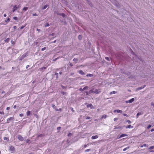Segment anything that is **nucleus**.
<instances>
[{
  "instance_id": "obj_30",
  "label": "nucleus",
  "mask_w": 154,
  "mask_h": 154,
  "mask_svg": "<svg viewBox=\"0 0 154 154\" xmlns=\"http://www.w3.org/2000/svg\"><path fill=\"white\" fill-rule=\"evenodd\" d=\"M154 146H150L149 148V149L151 150V149H154Z\"/></svg>"
},
{
  "instance_id": "obj_52",
  "label": "nucleus",
  "mask_w": 154,
  "mask_h": 154,
  "mask_svg": "<svg viewBox=\"0 0 154 154\" xmlns=\"http://www.w3.org/2000/svg\"><path fill=\"white\" fill-rule=\"evenodd\" d=\"M23 116V113H21V114H20V117H22Z\"/></svg>"
},
{
  "instance_id": "obj_53",
  "label": "nucleus",
  "mask_w": 154,
  "mask_h": 154,
  "mask_svg": "<svg viewBox=\"0 0 154 154\" xmlns=\"http://www.w3.org/2000/svg\"><path fill=\"white\" fill-rule=\"evenodd\" d=\"M61 93L63 94V95H64L66 93V92H64V91H62L61 92Z\"/></svg>"
},
{
  "instance_id": "obj_47",
  "label": "nucleus",
  "mask_w": 154,
  "mask_h": 154,
  "mask_svg": "<svg viewBox=\"0 0 154 154\" xmlns=\"http://www.w3.org/2000/svg\"><path fill=\"white\" fill-rule=\"evenodd\" d=\"M91 119V117L89 116H87L86 117V119Z\"/></svg>"
},
{
  "instance_id": "obj_11",
  "label": "nucleus",
  "mask_w": 154,
  "mask_h": 154,
  "mask_svg": "<svg viewBox=\"0 0 154 154\" xmlns=\"http://www.w3.org/2000/svg\"><path fill=\"white\" fill-rule=\"evenodd\" d=\"M98 137V136L97 135H96L95 136H92L91 138L92 139H95L97 138Z\"/></svg>"
},
{
  "instance_id": "obj_61",
  "label": "nucleus",
  "mask_w": 154,
  "mask_h": 154,
  "mask_svg": "<svg viewBox=\"0 0 154 154\" xmlns=\"http://www.w3.org/2000/svg\"><path fill=\"white\" fill-rule=\"evenodd\" d=\"M29 67V65H27L26 66V68L27 69Z\"/></svg>"
},
{
  "instance_id": "obj_2",
  "label": "nucleus",
  "mask_w": 154,
  "mask_h": 154,
  "mask_svg": "<svg viewBox=\"0 0 154 154\" xmlns=\"http://www.w3.org/2000/svg\"><path fill=\"white\" fill-rule=\"evenodd\" d=\"M28 53L27 52L23 54L22 56L20 57L19 60H22L25 57H26L27 56Z\"/></svg>"
},
{
  "instance_id": "obj_27",
  "label": "nucleus",
  "mask_w": 154,
  "mask_h": 154,
  "mask_svg": "<svg viewBox=\"0 0 154 154\" xmlns=\"http://www.w3.org/2000/svg\"><path fill=\"white\" fill-rule=\"evenodd\" d=\"M105 59L107 60L108 61H109L110 60L109 59V57H105Z\"/></svg>"
},
{
  "instance_id": "obj_4",
  "label": "nucleus",
  "mask_w": 154,
  "mask_h": 154,
  "mask_svg": "<svg viewBox=\"0 0 154 154\" xmlns=\"http://www.w3.org/2000/svg\"><path fill=\"white\" fill-rule=\"evenodd\" d=\"M9 150L11 151V153H14L15 152V148L13 146H11L9 147Z\"/></svg>"
},
{
  "instance_id": "obj_3",
  "label": "nucleus",
  "mask_w": 154,
  "mask_h": 154,
  "mask_svg": "<svg viewBox=\"0 0 154 154\" xmlns=\"http://www.w3.org/2000/svg\"><path fill=\"white\" fill-rule=\"evenodd\" d=\"M14 117H11L9 118H8L7 120V123H9L10 122V121H12L14 120Z\"/></svg>"
},
{
  "instance_id": "obj_34",
  "label": "nucleus",
  "mask_w": 154,
  "mask_h": 154,
  "mask_svg": "<svg viewBox=\"0 0 154 154\" xmlns=\"http://www.w3.org/2000/svg\"><path fill=\"white\" fill-rule=\"evenodd\" d=\"M152 126L151 125H149L147 127V129H149Z\"/></svg>"
},
{
  "instance_id": "obj_15",
  "label": "nucleus",
  "mask_w": 154,
  "mask_h": 154,
  "mask_svg": "<svg viewBox=\"0 0 154 154\" xmlns=\"http://www.w3.org/2000/svg\"><path fill=\"white\" fill-rule=\"evenodd\" d=\"M107 117V116L106 115H104L102 116L101 118V119H106Z\"/></svg>"
},
{
  "instance_id": "obj_8",
  "label": "nucleus",
  "mask_w": 154,
  "mask_h": 154,
  "mask_svg": "<svg viewBox=\"0 0 154 154\" xmlns=\"http://www.w3.org/2000/svg\"><path fill=\"white\" fill-rule=\"evenodd\" d=\"M17 138L20 141H23L24 140L23 137L20 135H18Z\"/></svg>"
},
{
  "instance_id": "obj_32",
  "label": "nucleus",
  "mask_w": 154,
  "mask_h": 154,
  "mask_svg": "<svg viewBox=\"0 0 154 154\" xmlns=\"http://www.w3.org/2000/svg\"><path fill=\"white\" fill-rule=\"evenodd\" d=\"M141 112H138L137 114V118H138V116L141 115Z\"/></svg>"
},
{
  "instance_id": "obj_57",
  "label": "nucleus",
  "mask_w": 154,
  "mask_h": 154,
  "mask_svg": "<svg viewBox=\"0 0 154 154\" xmlns=\"http://www.w3.org/2000/svg\"><path fill=\"white\" fill-rule=\"evenodd\" d=\"M11 43L12 44H15L14 42L13 41H11Z\"/></svg>"
},
{
  "instance_id": "obj_18",
  "label": "nucleus",
  "mask_w": 154,
  "mask_h": 154,
  "mask_svg": "<svg viewBox=\"0 0 154 154\" xmlns=\"http://www.w3.org/2000/svg\"><path fill=\"white\" fill-rule=\"evenodd\" d=\"M93 76V74H88L86 75V76L87 77L89 76L90 77H92Z\"/></svg>"
},
{
  "instance_id": "obj_59",
  "label": "nucleus",
  "mask_w": 154,
  "mask_h": 154,
  "mask_svg": "<svg viewBox=\"0 0 154 154\" xmlns=\"http://www.w3.org/2000/svg\"><path fill=\"white\" fill-rule=\"evenodd\" d=\"M90 149H88L85 150V152H89L90 151Z\"/></svg>"
},
{
  "instance_id": "obj_62",
  "label": "nucleus",
  "mask_w": 154,
  "mask_h": 154,
  "mask_svg": "<svg viewBox=\"0 0 154 154\" xmlns=\"http://www.w3.org/2000/svg\"><path fill=\"white\" fill-rule=\"evenodd\" d=\"M87 145H86V144L84 145V148H85L87 146Z\"/></svg>"
},
{
  "instance_id": "obj_16",
  "label": "nucleus",
  "mask_w": 154,
  "mask_h": 154,
  "mask_svg": "<svg viewBox=\"0 0 154 154\" xmlns=\"http://www.w3.org/2000/svg\"><path fill=\"white\" fill-rule=\"evenodd\" d=\"M58 14L60 16H61L64 18L65 17H66V15L63 13H60Z\"/></svg>"
},
{
  "instance_id": "obj_29",
  "label": "nucleus",
  "mask_w": 154,
  "mask_h": 154,
  "mask_svg": "<svg viewBox=\"0 0 154 154\" xmlns=\"http://www.w3.org/2000/svg\"><path fill=\"white\" fill-rule=\"evenodd\" d=\"M88 86H86L83 89V90H85L88 89Z\"/></svg>"
},
{
  "instance_id": "obj_49",
  "label": "nucleus",
  "mask_w": 154,
  "mask_h": 154,
  "mask_svg": "<svg viewBox=\"0 0 154 154\" xmlns=\"http://www.w3.org/2000/svg\"><path fill=\"white\" fill-rule=\"evenodd\" d=\"M85 93H86V95H88L89 94L88 93V91H86V92Z\"/></svg>"
},
{
  "instance_id": "obj_31",
  "label": "nucleus",
  "mask_w": 154,
  "mask_h": 154,
  "mask_svg": "<svg viewBox=\"0 0 154 154\" xmlns=\"http://www.w3.org/2000/svg\"><path fill=\"white\" fill-rule=\"evenodd\" d=\"M116 91H113L112 92H110V94H115L116 93Z\"/></svg>"
},
{
  "instance_id": "obj_58",
  "label": "nucleus",
  "mask_w": 154,
  "mask_h": 154,
  "mask_svg": "<svg viewBox=\"0 0 154 154\" xmlns=\"http://www.w3.org/2000/svg\"><path fill=\"white\" fill-rule=\"evenodd\" d=\"M123 115L125 116L128 117V115L126 114H124Z\"/></svg>"
},
{
  "instance_id": "obj_24",
  "label": "nucleus",
  "mask_w": 154,
  "mask_h": 154,
  "mask_svg": "<svg viewBox=\"0 0 154 154\" xmlns=\"http://www.w3.org/2000/svg\"><path fill=\"white\" fill-rule=\"evenodd\" d=\"M4 139L5 140H7L8 142L9 141V138L8 137H4Z\"/></svg>"
},
{
  "instance_id": "obj_5",
  "label": "nucleus",
  "mask_w": 154,
  "mask_h": 154,
  "mask_svg": "<svg viewBox=\"0 0 154 154\" xmlns=\"http://www.w3.org/2000/svg\"><path fill=\"white\" fill-rule=\"evenodd\" d=\"M134 100V98H131V99L128 100H126L125 101V102L126 103H131L133 102Z\"/></svg>"
},
{
  "instance_id": "obj_64",
  "label": "nucleus",
  "mask_w": 154,
  "mask_h": 154,
  "mask_svg": "<svg viewBox=\"0 0 154 154\" xmlns=\"http://www.w3.org/2000/svg\"><path fill=\"white\" fill-rule=\"evenodd\" d=\"M13 28L14 29H17V26H14Z\"/></svg>"
},
{
  "instance_id": "obj_20",
  "label": "nucleus",
  "mask_w": 154,
  "mask_h": 154,
  "mask_svg": "<svg viewBox=\"0 0 154 154\" xmlns=\"http://www.w3.org/2000/svg\"><path fill=\"white\" fill-rule=\"evenodd\" d=\"M44 135H44L43 134H39L38 135V137H42L44 136Z\"/></svg>"
},
{
  "instance_id": "obj_63",
  "label": "nucleus",
  "mask_w": 154,
  "mask_h": 154,
  "mask_svg": "<svg viewBox=\"0 0 154 154\" xmlns=\"http://www.w3.org/2000/svg\"><path fill=\"white\" fill-rule=\"evenodd\" d=\"M150 131L151 132H153L154 131V128H152L151 130H150Z\"/></svg>"
},
{
  "instance_id": "obj_22",
  "label": "nucleus",
  "mask_w": 154,
  "mask_h": 154,
  "mask_svg": "<svg viewBox=\"0 0 154 154\" xmlns=\"http://www.w3.org/2000/svg\"><path fill=\"white\" fill-rule=\"evenodd\" d=\"M93 88H92L91 89V90H89L88 92V93L89 94L92 93H93Z\"/></svg>"
},
{
  "instance_id": "obj_6",
  "label": "nucleus",
  "mask_w": 154,
  "mask_h": 154,
  "mask_svg": "<svg viewBox=\"0 0 154 154\" xmlns=\"http://www.w3.org/2000/svg\"><path fill=\"white\" fill-rule=\"evenodd\" d=\"M127 137V138H128V135L126 134H122L120 135V136L119 137L118 139H120L122 137Z\"/></svg>"
},
{
  "instance_id": "obj_17",
  "label": "nucleus",
  "mask_w": 154,
  "mask_h": 154,
  "mask_svg": "<svg viewBox=\"0 0 154 154\" xmlns=\"http://www.w3.org/2000/svg\"><path fill=\"white\" fill-rule=\"evenodd\" d=\"M48 6V5H46L44 6L42 8V9L43 10L45 9Z\"/></svg>"
},
{
  "instance_id": "obj_14",
  "label": "nucleus",
  "mask_w": 154,
  "mask_h": 154,
  "mask_svg": "<svg viewBox=\"0 0 154 154\" xmlns=\"http://www.w3.org/2000/svg\"><path fill=\"white\" fill-rule=\"evenodd\" d=\"M125 128H133V127L132 126H131V125H129L128 126H125Z\"/></svg>"
},
{
  "instance_id": "obj_41",
  "label": "nucleus",
  "mask_w": 154,
  "mask_h": 154,
  "mask_svg": "<svg viewBox=\"0 0 154 154\" xmlns=\"http://www.w3.org/2000/svg\"><path fill=\"white\" fill-rule=\"evenodd\" d=\"M55 110L56 111H61V108H60L59 109H55Z\"/></svg>"
},
{
  "instance_id": "obj_38",
  "label": "nucleus",
  "mask_w": 154,
  "mask_h": 154,
  "mask_svg": "<svg viewBox=\"0 0 154 154\" xmlns=\"http://www.w3.org/2000/svg\"><path fill=\"white\" fill-rule=\"evenodd\" d=\"M26 24H25L24 26H21L20 28V29H23L25 27V26H26Z\"/></svg>"
},
{
  "instance_id": "obj_60",
  "label": "nucleus",
  "mask_w": 154,
  "mask_h": 154,
  "mask_svg": "<svg viewBox=\"0 0 154 154\" xmlns=\"http://www.w3.org/2000/svg\"><path fill=\"white\" fill-rule=\"evenodd\" d=\"M151 105L154 107V103H151Z\"/></svg>"
},
{
  "instance_id": "obj_36",
  "label": "nucleus",
  "mask_w": 154,
  "mask_h": 154,
  "mask_svg": "<svg viewBox=\"0 0 154 154\" xmlns=\"http://www.w3.org/2000/svg\"><path fill=\"white\" fill-rule=\"evenodd\" d=\"M129 148V147L128 146L127 147H126L124 149H123V151H125L127 149H128V148Z\"/></svg>"
},
{
  "instance_id": "obj_12",
  "label": "nucleus",
  "mask_w": 154,
  "mask_h": 154,
  "mask_svg": "<svg viewBox=\"0 0 154 154\" xmlns=\"http://www.w3.org/2000/svg\"><path fill=\"white\" fill-rule=\"evenodd\" d=\"M146 86V85H144L143 86H141L140 87H139L138 88H137V89L138 90H141L143 88H144Z\"/></svg>"
},
{
  "instance_id": "obj_50",
  "label": "nucleus",
  "mask_w": 154,
  "mask_h": 154,
  "mask_svg": "<svg viewBox=\"0 0 154 154\" xmlns=\"http://www.w3.org/2000/svg\"><path fill=\"white\" fill-rule=\"evenodd\" d=\"M61 128L60 127H59L57 128V130H60L61 129Z\"/></svg>"
},
{
  "instance_id": "obj_46",
  "label": "nucleus",
  "mask_w": 154,
  "mask_h": 154,
  "mask_svg": "<svg viewBox=\"0 0 154 154\" xmlns=\"http://www.w3.org/2000/svg\"><path fill=\"white\" fill-rule=\"evenodd\" d=\"M52 107L54 109H55L56 108V106L55 105L52 104Z\"/></svg>"
},
{
  "instance_id": "obj_54",
  "label": "nucleus",
  "mask_w": 154,
  "mask_h": 154,
  "mask_svg": "<svg viewBox=\"0 0 154 154\" xmlns=\"http://www.w3.org/2000/svg\"><path fill=\"white\" fill-rule=\"evenodd\" d=\"M69 66H73V65L71 63H69Z\"/></svg>"
},
{
  "instance_id": "obj_21",
  "label": "nucleus",
  "mask_w": 154,
  "mask_h": 154,
  "mask_svg": "<svg viewBox=\"0 0 154 154\" xmlns=\"http://www.w3.org/2000/svg\"><path fill=\"white\" fill-rule=\"evenodd\" d=\"M13 51H14V52H15L16 53H19V51L18 50L16 49H14Z\"/></svg>"
},
{
  "instance_id": "obj_7",
  "label": "nucleus",
  "mask_w": 154,
  "mask_h": 154,
  "mask_svg": "<svg viewBox=\"0 0 154 154\" xmlns=\"http://www.w3.org/2000/svg\"><path fill=\"white\" fill-rule=\"evenodd\" d=\"M19 5H18L17 6V5H15L13 7V8L12 11L13 12H14L18 8H19Z\"/></svg>"
},
{
  "instance_id": "obj_56",
  "label": "nucleus",
  "mask_w": 154,
  "mask_h": 154,
  "mask_svg": "<svg viewBox=\"0 0 154 154\" xmlns=\"http://www.w3.org/2000/svg\"><path fill=\"white\" fill-rule=\"evenodd\" d=\"M10 107H7L6 108V110H9L10 109Z\"/></svg>"
},
{
  "instance_id": "obj_55",
  "label": "nucleus",
  "mask_w": 154,
  "mask_h": 154,
  "mask_svg": "<svg viewBox=\"0 0 154 154\" xmlns=\"http://www.w3.org/2000/svg\"><path fill=\"white\" fill-rule=\"evenodd\" d=\"M71 135H72V134H71V133H69V134H68V136L69 137V136H71Z\"/></svg>"
},
{
  "instance_id": "obj_19",
  "label": "nucleus",
  "mask_w": 154,
  "mask_h": 154,
  "mask_svg": "<svg viewBox=\"0 0 154 154\" xmlns=\"http://www.w3.org/2000/svg\"><path fill=\"white\" fill-rule=\"evenodd\" d=\"M78 60V59L77 58H74L73 61L75 62V63H76Z\"/></svg>"
},
{
  "instance_id": "obj_42",
  "label": "nucleus",
  "mask_w": 154,
  "mask_h": 154,
  "mask_svg": "<svg viewBox=\"0 0 154 154\" xmlns=\"http://www.w3.org/2000/svg\"><path fill=\"white\" fill-rule=\"evenodd\" d=\"M129 124H130L131 123V121L130 120H127L126 121Z\"/></svg>"
},
{
  "instance_id": "obj_13",
  "label": "nucleus",
  "mask_w": 154,
  "mask_h": 154,
  "mask_svg": "<svg viewBox=\"0 0 154 154\" xmlns=\"http://www.w3.org/2000/svg\"><path fill=\"white\" fill-rule=\"evenodd\" d=\"M79 73L80 74L83 75H85V73H84V72L82 70H79Z\"/></svg>"
},
{
  "instance_id": "obj_44",
  "label": "nucleus",
  "mask_w": 154,
  "mask_h": 154,
  "mask_svg": "<svg viewBox=\"0 0 154 154\" xmlns=\"http://www.w3.org/2000/svg\"><path fill=\"white\" fill-rule=\"evenodd\" d=\"M0 114L3 115L4 114V113L3 111H1L0 109Z\"/></svg>"
},
{
  "instance_id": "obj_23",
  "label": "nucleus",
  "mask_w": 154,
  "mask_h": 154,
  "mask_svg": "<svg viewBox=\"0 0 154 154\" xmlns=\"http://www.w3.org/2000/svg\"><path fill=\"white\" fill-rule=\"evenodd\" d=\"M10 38H8L7 39H5V41L7 43L9 42L10 41Z\"/></svg>"
},
{
  "instance_id": "obj_37",
  "label": "nucleus",
  "mask_w": 154,
  "mask_h": 154,
  "mask_svg": "<svg viewBox=\"0 0 154 154\" xmlns=\"http://www.w3.org/2000/svg\"><path fill=\"white\" fill-rule=\"evenodd\" d=\"M10 20L9 17L5 21V22H9Z\"/></svg>"
},
{
  "instance_id": "obj_1",
  "label": "nucleus",
  "mask_w": 154,
  "mask_h": 154,
  "mask_svg": "<svg viewBox=\"0 0 154 154\" xmlns=\"http://www.w3.org/2000/svg\"><path fill=\"white\" fill-rule=\"evenodd\" d=\"M93 93H95V94H99L101 92V89H95L94 88H93Z\"/></svg>"
},
{
  "instance_id": "obj_43",
  "label": "nucleus",
  "mask_w": 154,
  "mask_h": 154,
  "mask_svg": "<svg viewBox=\"0 0 154 154\" xmlns=\"http://www.w3.org/2000/svg\"><path fill=\"white\" fill-rule=\"evenodd\" d=\"M46 49V48L45 47H44L41 49V51H43L45 50Z\"/></svg>"
},
{
  "instance_id": "obj_48",
  "label": "nucleus",
  "mask_w": 154,
  "mask_h": 154,
  "mask_svg": "<svg viewBox=\"0 0 154 154\" xmlns=\"http://www.w3.org/2000/svg\"><path fill=\"white\" fill-rule=\"evenodd\" d=\"M32 15L33 16H38V15L36 13L33 14Z\"/></svg>"
},
{
  "instance_id": "obj_39",
  "label": "nucleus",
  "mask_w": 154,
  "mask_h": 154,
  "mask_svg": "<svg viewBox=\"0 0 154 154\" xmlns=\"http://www.w3.org/2000/svg\"><path fill=\"white\" fill-rule=\"evenodd\" d=\"M78 38L79 39V40H81L82 38V36L81 35H79L78 37Z\"/></svg>"
},
{
  "instance_id": "obj_26",
  "label": "nucleus",
  "mask_w": 154,
  "mask_h": 154,
  "mask_svg": "<svg viewBox=\"0 0 154 154\" xmlns=\"http://www.w3.org/2000/svg\"><path fill=\"white\" fill-rule=\"evenodd\" d=\"M31 113V112L29 111H28L27 112V116H29Z\"/></svg>"
},
{
  "instance_id": "obj_25",
  "label": "nucleus",
  "mask_w": 154,
  "mask_h": 154,
  "mask_svg": "<svg viewBox=\"0 0 154 154\" xmlns=\"http://www.w3.org/2000/svg\"><path fill=\"white\" fill-rule=\"evenodd\" d=\"M28 9V7H25L23 9V10L25 11H27Z\"/></svg>"
},
{
  "instance_id": "obj_28",
  "label": "nucleus",
  "mask_w": 154,
  "mask_h": 154,
  "mask_svg": "<svg viewBox=\"0 0 154 154\" xmlns=\"http://www.w3.org/2000/svg\"><path fill=\"white\" fill-rule=\"evenodd\" d=\"M55 75H56V78L57 79L58 78V73L57 72H56L55 73Z\"/></svg>"
},
{
  "instance_id": "obj_10",
  "label": "nucleus",
  "mask_w": 154,
  "mask_h": 154,
  "mask_svg": "<svg viewBox=\"0 0 154 154\" xmlns=\"http://www.w3.org/2000/svg\"><path fill=\"white\" fill-rule=\"evenodd\" d=\"M87 108H90L91 109H92L93 108V106L92 104L90 103L88 104L87 105Z\"/></svg>"
},
{
  "instance_id": "obj_45",
  "label": "nucleus",
  "mask_w": 154,
  "mask_h": 154,
  "mask_svg": "<svg viewBox=\"0 0 154 154\" xmlns=\"http://www.w3.org/2000/svg\"><path fill=\"white\" fill-rule=\"evenodd\" d=\"M79 90L80 91H81V92H82L83 91H84L83 90V89L82 88H80L79 89Z\"/></svg>"
},
{
  "instance_id": "obj_9",
  "label": "nucleus",
  "mask_w": 154,
  "mask_h": 154,
  "mask_svg": "<svg viewBox=\"0 0 154 154\" xmlns=\"http://www.w3.org/2000/svg\"><path fill=\"white\" fill-rule=\"evenodd\" d=\"M114 112H117V113H122V111L119 109L115 110L114 111Z\"/></svg>"
},
{
  "instance_id": "obj_35",
  "label": "nucleus",
  "mask_w": 154,
  "mask_h": 154,
  "mask_svg": "<svg viewBox=\"0 0 154 154\" xmlns=\"http://www.w3.org/2000/svg\"><path fill=\"white\" fill-rule=\"evenodd\" d=\"M50 26V24H49L48 23H46V24L45 25V27H48Z\"/></svg>"
},
{
  "instance_id": "obj_51",
  "label": "nucleus",
  "mask_w": 154,
  "mask_h": 154,
  "mask_svg": "<svg viewBox=\"0 0 154 154\" xmlns=\"http://www.w3.org/2000/svg\"><path fill=\"white\" fill-rule=\"evenodd\" d=\"M70 109H71L72 112H74L73 109L72 108H71Z\"/></svg>"
},
{
  "instance_id": "obj_40",
  "label": "nucleus",
  "mask_w": 154,
  "mask_h": 154,
  "mask_svg": "<svg viewBox=\"0 0 154 154\" xmlns=\"http://www.w3.org/2000/svg\"><path fill=\"white\" fill-rule=\"evenodd\" d=\"M13 19L15 20H17L18 19V18L17 17H14Z\"/></svg>"
},
{
  "instance_id": "obj_33",
  "label": "nucleus",
  "mask_w": 154,
  "mask_h": 154,
  "mask_svg": "<svg viewBox=\"0 0 154 154\" xmlns=\"http://www.w3.org/2000/svg\"><path fill=\"white\" fill-rule=\"evenodd\" d=\"M147 145L146 144H143V145H141L140 146V147L142 148V147H143L144 146L146 147V146H147Z\"/></svg>"
}]
</instances>
